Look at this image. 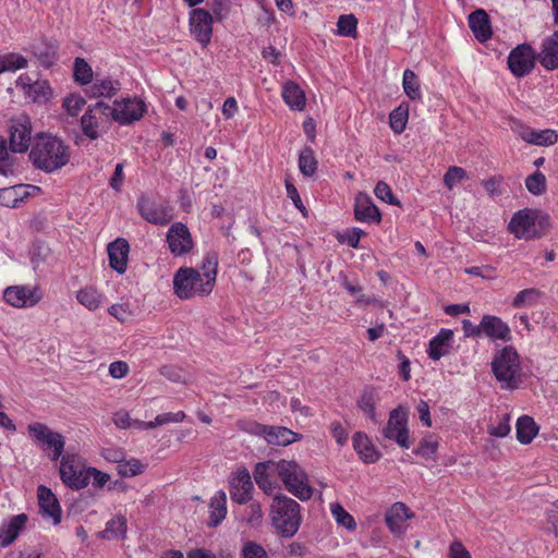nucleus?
<instances>
[{
    "instance_id": "1",
    "label": "nucleus",
    "mask_w": 558,
    "mask_h": 558,
    "mask_svg": "<svg viewBox=\"0 0 558 558\" xmlns=\"http://www.w3.org/2000/svg\"><path fill=\"white\" fill-rule=\"evenodd\" d=\"M71 156V147L62 138L48 133L37 134L29 151L33 166L46 173H53L66 166Z\"/></svg>"
},
{
    "instance_id": "2",
    "label": "nucleus",
    "mask_w": 558,
    "mask_h": 558,
    "mask_svg": "<svg viewBox=\"0 0 558 558\" xmlns=\"http://www.w3.org/2000/svg\"><path fill=\"white\" fill-rule=\"evenodd\" d=\"M271 521L276 531L283 537H292L300 527V505L290 497L279 495L272 500Z\"/></svg>"
},
{
    "instance_id": "3",
    "label": "nucleus",
    "mask_w": 558,
    "mask_h": 558,
    "mask_svg": "<svg viewBox=\"0 0 558 558\" xmlns=\"http://www.w3.org/2000/svg\"><path fill=\"white\" fill-rule=\"evenodd\" d=\"M277 476L283 482L286 488L301 500H308L313 489L308 484L307 474L293 460L277 461Z\"/></svg>"
},
{
    "instance_id": "4",
    "label": "nucleus",
    "mask_w": 558,
    "mask_h": 558,
    "mask_svg": "<svg viewBox=\"0 0 558 558\" xmlns=\"http://www.w3.org/2000/svg\"><path fill=\"white\" fill-rule=\"evenodd\" d=\"M492 369L502 388H514L520 376V359L511 345L498 351L492 362Z\"/></svg>"
},
{
    "instance_id": "5",
    "label": "nucleus",
    "mask_w": 558,
    "mask_h": 558,
    "mask_svg": "<svg viewBox=\"0 0 558 558\" xmlns=\"http://www.w3.org/2000/svg\"><path fill=\"white\" fill-rule=\"evenodd\" d=\"M113 121L110 105L97 101L88 106L81 118V129L84 135L94 141L105 134Z\"/></svg>"
},
{
    "instance_id": "6",
    "label": "nucleus",
    "mask_w": 558,
    "mask_h": 558,
    "mask_svg": "<svg viewBox=\"0 0 558 558\" xmlns=\"http://www.w3.org/2000/svg\"><path fill=\"white\" fill-rule=\"evenodd\" d=\"M213 288L205 289L201 272L192 267H181L173 275V293L181 300L210 294Z\"/></svg>"
},
{
    "instance_id": "7",
    "label": "nucleus",
    "mask_w": 558,
    "mask_h": 558,
    "mask_svg": "<svg viewBox=\"0 0 558 558\" xmlns=\"http://www.w3.org/2000/svg\"><path fill=\"white\" fill-rule=\"evenodd\" d=\"M383 435L386 439L396 441L401 448L409 449L411 447L407 409L398 407L390 412Z\"/></svg>"
},
{
    "instance_id": "8",
    "label": "nucleus",
    "mask_w": 558,
    "mask_h": 558,
    "mask_svg": "<svg viewBox=\"0 0 558 558\" xmlns=\"http://www.w3.org/2000/svg\"><path fill=\"white\" fill-rule=\"evenodd\" d=\"M28 433L39 447L52 451L51 460L57 461L62 456L65 441L61 434L41 423L29 424Z\"/></svg>"
},
{
    "instance_id": "9",
    "label": "nucleus",
    "mask_w": 558,
    "mask_h": 558,
    "mask_svg": "<svg viewBox=\"0 0 558 558\" xmlns=\"http://www.w3.org/2000/svg\"><path fill=\"white\" fill-rule=\"evenodd\" d=\"M32 123L26 114H20L10 120L9 148L12 153H26L32 141Z\"/></svg>"
},
{
    "instance_id": "10",
    "label": "nucleus",
    "mask_w": 558,
    "mask_h": 558,
    "mask_svg": "<svg viewBox=\"0 0 558 558\" xmlns=\"http://www.w3.org/2000/svg\"><path fill=\"white\" fill-rule=\"evenodd\" d=\"M110 109L113 121L121 125H128L143 117L146 111V105L136 97H123L116 99Z\"/></svg>"
},
{
    "instance_id": "11",
    "label": "nucleus",
    "mask_w": 558,
    "mask_h": 558,
    "mask_svg": "<svg viewBox=\"0 0 558 558\" xmlns=\"http://www.w3.org/2000/svg\"><path fill=\"white\" fill-rule=\"evenodd\" d=\"M43 299L38 287L11 286L3 291V300L16 308L33 307Z\"/></svg>"
},
{
    "instance_id": "12",
    "label": "nucleus",
    "mask_w": 558,
    "mask_h": 558,
    "mask_svg": "<svg viewBox=\"0 0 558 558\" xmlns=\"http://www.w3.org/2000/svg\"><path fill=\"white\" fill-rule=\"evenodd\" d=\"M167 243L171 254L175 257L189 254L194 247L192 234L182 222H175L168 229Z\"/></svg>"
},
{
    "instance_id": "13",
    "label": "nucleus",
    "mask_w": 558,
    "mask_h": 558,
    "mask_svg": "<svg viewBox=\"0 0 558 558\" xmlns=\"http://www.w3.org/2000/svg\"><path fill=\"white\" fill-rule=\"evenodd\" d=\"M85 470L81 468L75 454H64L60 462V477L62 482L73 488L81 489L87 486Z\"/></svg>"
},
{
    "instance_id": "14",
    "label": "nucleus",
    "mask_w": 558,
    "mask_h": 558,
    "mask_svg": "<svg viewBox=\"0 0 558 558\" xmlns=\"http://www.w3.org/2000/svg\"><path fill=\"white\" fill-rule=\"evenodd\" d=\"M190 32L193 38L207 47L213 35V16L204 9H193L190 13Z\"/></svg>"
},
{
    "instance_id": "15",
    "label": "nucleus",
    "mask_w": 558,
    "mask_h": 558,
    "mask_svg": "<svg viewBox=\"0 0 558 558\" xmlns=\"http://www.w3.org/2000/svg\"><path fill=\"white\" fill-rule=\"evenodd\" d=\"M535 65V52L531 46L522 44L517 46L508 56V66L517 77L531 73Z\"/></svg>"
},
{
    "instance_id": "16",
    "label": "nucleus",
    "mask_w": 558,
    "mask_h": 558,
    "mask_svg": "<svg viewBox=\"0 0 558 558\" xmlns=\"http://www.w3.org/2000/svg\"><path fill=\"white\" fill-rule=\"evenodd\" d=\"M534 211L523 209L517 211L509 222V230L518 239L533 240L541 236L536 228Z\"/></svg>"
},
{
    "instance_id": "17",
    "label": "nucleus",
    "mask_w": 558,
    "mask_h": 558,
    "mask_svg": "<svg viewBox=\"0 0 558 558\" xmlns=\"http://www.w3.org/2000/svg\"><path fill=\"white\" fill-rule=\"evenodd\" d=\"M230 498L239 505L247 504L252 498L254 488L252 477L247 469H238L230 478Z\"/></svg>"
},
{
    "instance_id": "18",
    "label": "nucleus",
    "mask_w": 558,
    "mask_h": 558,
    "mask_svg": "<svg viewBox=\"0 0 558 558\" xmlns=\"http://www.w3.org/2000/svg\"><path fill=\"white\" fill-rule=\"evenodd\" d=\"M137 208L141 216L146 221L154 225L165 226L169 223L173 218L171 207L157 204L145 197H142L137 202Z\"/></svg>"
},
{
    "instance_id": "19",
    "label": "nucleus",
    "mask_w": 558,
    "mask_h": 558,
    "mask_svg": "<svg viewBox=\"0 0 558 558\" xmlns=\"http://www.w3.org/2000/svg\"><path fill=\"white\" fill-rule=\"evenodd\" d=\"M254 433L264 437L271 446H288L299 439V435L283 426H268L258 424Z\"/></svg>"
},
{
    "instance_id": "20",
    "label": "nucleus",
    "mask_w": 558,
    "mask_h": 558,
    "mask_svg": "<svg viewBox=\"0 0 558 558\" xmlns=\"http://www.w3.org/2000/svg\"><path fill=\"white\" fill-rule=\"evenodd\" d=\"M39 512L46 520L57 525L61 522V507L50 488L40 485L37 488Z\"/></svg>"
},
{
    "instance_id": "21",
    "label": "nucleus",
    "mask_w": 558,
    "mask_h": 558,
    "mask_svg": "<svg viewBox=\"0 0 558 558\" xmlns=\"http://www.w3.org/2000/svg\"><path fill=\"white\" fill-rule=\"evenodd\" d=\"M414 518V513L403 502H395L385 515L387 527L395 536H401L407 531V521Z\"/></svg>"
},
{
    "instance_id": "22",
    "label": "nucleus",
    "mask_w": 558,
    "mask_h": 558,
    "mask_svg": "<svg viewBox=\"0 0 558 558\" xmlns=\"http://www.w3.org/2000/svg\"><path fill=\"white\" fill-rule=\"evenodd\" d=\"M121 89V83L109 76L96 74L90 84L85 88L89 98H111Z\"/></svg>"
},
{
    "instance_id": "23",
    "label": "nucleus",
    "mask_w": 558,
    "mask_h": 558,
    "mask_svg": "<svg viewBox=\"0 0 558 558\" xmlns=\"http://www.w3.org/2000/svg\"><path fill=\"white\" fill-rule=\"evenodd\" d=\"M354 217L356 220L367 223H378L381 220L380 211L374 204L372 197L362 192L355 196Z\"/></svg>"
},
{
    "instance_id": "24",
    "label": "nucleus",
    "mask_w": 558,
    "mask_h": 558,
    "mask_svg": "<svg viewBox=\"0 0 558 558\" xmlns=\"http://www.w3.org/2000/svg\"><path fill=\"white\" fill-rule=\"evenodd\" d=\"M482 337H486L493 341H509L511 331L509 326L501 318L494 315H484L481 320Z\"/></svg>"
},
{
    "instance_id": "25",
    "label": "nucleus",
    "mask_w": 558,
    "mask_h": 558,
    "mask_svg": "<svg viewBox=\"0 0 558 558\" xmlns=\"http://www.w3.org/2000/svg\"><path fill=\"white\" fill-rule=\"evenodd\" d=\"M515 132L522 141L537 146H550L558 141L557 133L550 129L535 130L521 124Z\"/></svg>"
},
{
    "instance_id": "26",
    "label": "nucleus",
    "mask_w": 558,
    "mask_h": 558,
    "mask_svg": "<svg viewBox=\"0 0 558 558\" xmlns=\"http://www.w3.org/2000/svg\"><path fill=\"white\" fill-rule=\"evenodd\" d=\"M109 266L118 274H124L128 267L130 245L125 239L118 238L108 245Z\"/></svg>"
},
{
    "instance_id": "27",
    "label": "nucleus",
    "mask_w": 558,
    "mask_h": 558,
    "mask_svg": "<svg viewBox=\"0 0 558 558\" xmlns=\"http://www.w3.org/2000/svg\"><path fill=\"white\" fill-rule=\"evenodd\" d=\"M453 341V331L450 329H440V331L430 339L428 344V356L433 361H438L442 356L447 355L451 348Z\"/></svg>"
},
{
    "instance_id": "28",
    "label": "nucleus",
    "mask_w": 558,
    "mask_h": 558,
    "mask_svg": "<svg viewBox=\"0 0 558 558\" xmlns=\"http://www.w3.org/2000/svg\"><path fill=\"white\" fill-rule=\"evenodd\" d=\"M253 475L257 486L266 494H270L274 490L271 476L277 475V461L257 463Z\"/></svg>"
},
{
    "instance_id": "29",
    "label": "nucleus",
    "mask_w": 558,
    "mask_h": 558,
    "mask_svg": "<svg viewBox=\"0 0 558 558\" xmlns=\"http://www.w3.org/2000/svg\"><path fill=\"white\" fill-rule=\"evenodd\" d=\"M352 441L354 450L365 463H375L381 457L366 434L355 433Z\"/></svg>"
},
{
    "instance_id": "30",
    "label": "nucleus",
    "mask_w": 558,
    "mask_h": 558,
    "mask_svg": "<svg viewBox=\"0 0 558 558\" xmlns=\"http://www.w3.org/2000/svg\"><path fill=\"white\" fill-rule=\"evenodd\" d=\"M469 26L475 38L482 43L492 36L489 17L483 9H477L469 15Z\"/></svg>"
},
{
    "instance_id": "31",
    "label": "nucleus",
    "mask_w": 558,
    "mask_h": 558,
    "mask_svg": "<svg viewBox=\"0 0 558 558\" xmlns=\"http://www.w3.org/2000/svg\"><path fill=\"white\" fill-rule=\"evenodd\" d=\"M539 62L546 70L558 69V32L544 40Z\"/></svg>"
},
{
    "instance_id": "32",
    "label": "nucleus",
    "mask_w": 558,
    "mask_h": 558,
    "mask_svg": "<svg viewBox=\"0 0 558 558\" xmlns=\"http://www.w3.org/2000/svg\"><path fill=\"white\" fill-rule=\"evenodd\" d=\"M282 98L292 110L301 111L305 107V95L294 82L290 81L283 85Z\"/></svg>"
},
{
    "instance_id": "33",
    "label": "nucleus",
    "mask_w": 558,
    "mask_h": 558,
    "mask_svg": "<svg viewBox=\"0 0 558 558\" xmlns=\"http://www.w3.org/2000/svg\"><path fill=\"white\" fill-rule=\"evenodd\" d=\"M209 525L217 526L226 518L227 514V495L222 490H218L209 502Z\"/></svg>"
},
{
    "instance_id": "34",
    "label": "nucleus",
    "mask_w": 558,
    "mask_h": 558,
    "mask_svg": "<svg viewBox=\"0 0 558 558\" xmlns=\"http://www.w3.org/2000/svg\"><path fill=\"white\" fill-rule=\"evenodd\" d=\"M26 521L27 517L24 513L12 517L8 525L1 530L0 545L5 547L13 543L20 531L24 527Z\"/></svg>"
},
{
    "instance_id": "35",
    "label": "nucleus",
    "mask_w": 558,
    "mask_h": 558,
    "mask_svg": "<svg viewBox=\"0 0 558 558\" xmlns=\"http://www.w3.org/2000/svg\"><path fill=\"white\" fill-rule=\"evenodd\" d=\"M201 269L199 272L205 281V289H214L218 272V254L216 252L206 253Z\"/></svg>"
},
{
    "instance_id": "36",
    "label": "nucleus",
    "mask_w": 558,
    "mask_h": 558,
    "mask_svg": "<svg viewBox=\"0 0 558 558\" xmlns=\"http://www.w3.org/2000/svg\"><path fill=\"white\" fill-rule=\"evenodd\" d=\"M31 52L45 66L53 63L57 54L54 45L46 40H36L29 46Z\"/></svg>"
},
{
    "instance_id": "37",
    "label": "nucleus",
    "mask_w": 558,
    "mask_h": 558,
    "mask_svg": "<svg viewBox=\"0 0 558 558\" xmlns=\"http://www.w3.org/2000/svg\"><path fill=\"white\" fill-rule=\"evenodd\" d=\"M76 300L87 310L96 311L104 303L105 296L97 289L93 287H85L77 292Z\"/></svg>"
},
{
    "instance_id": "38",
    "label": "nucleus",
    "mask_w": 558,
    "mask_h": 558,
    "mask_svg": "<svg viewBox=\"0 0 558 558\" xmlns=\"http://www.w3.org/2000/svg\"><path fill=\"white\" fill-rule=\"evenodd\" d=\"M538 433V426L530 416H521L517 421V439L524 445L530 444Z\"/></svg>"
},
{
    "instance_id": "39",
    "label": "nucleus",
    "mask_w": 558,
    "mask_h": 558,
    "mask_svg": "<svg viewBox=\"0 0 558 558\" xmlns=\"http://www.w3.org/2000/svg\"><path fill=\"white\" fill-rule=\"evenodd\" d=\"M126 529V519L122 515H118L107 522L105 530L101 531L99 535L105 539H119L125 536Z\"/></svg>"
},
{
    "instance_id": "40",
    "label": "nucleus",
    "mask_w": 558,
    "mask_h": 558,
    "mask_svg": "<svg viewBox=\"0 0 558 558\" xmlns=\"http://www.w3.org/2000/svg\"><path fill=\"white\" fill-rule=\"evenodd\" d=\"M378 400V391L375 388H365L357 400V407L366 416L375 420V405Z\"/></svg>"
},
{
    "instance_id": "41",
    "label": "nucleus",
    "mask_w": 558,
    "mask_h": 558,
    "mask_svg": "<svg viewBox=\"0 0 558 558\" xmlns=\"http://www.w3.org/2000/svg\"><path fill=\"white\" fill-rule=\"evenodd\" d=\"M26 196V186L24 185L0 189V205L16 207L19 201H22Z\"/></svg>"
},
{
    "instance_id": "42",
    "label": "nucleus",
    "mask_w": 558,
    "mask_h": 558,
    "mask_svg": "<svg viewBox=\"0 0 558 558\" xmlns=\"http://www.w3.org/2000/svg\"><path fill=\"white\" fill-rule=\"evenodd\" d=\"M409 119V105L401 104L397 108H395L390 116H389V122L391 130L397 133L401 134L408 123Z\"/></svg>"
},
{
    "instance_id": "43",
    "label": "nucleus",
    "mask_w": 558,
    "mask_h": 558,
    "mask_svg": "<svg viewBox=\"0 0 558 558\" xmlns=\"http://www.w3.org/2000/svg\"><path fill=\"white\" fill-rule=\"evenodd\" d=\"M50 96L51 88L47 81H35L25 94V97L33 102H45Z\"/></svg>"
},
{
    "instance_id": "44",
    "label": "nucleus",
    "mask_w": 558,
    "mask_h": 558,
    "mask_svg": "<svg viewBox=\"0 0 558 558\" xmlns=\"http://www.w3.org/2000/svg\"><path fill=\"white\" fill-rule=\"evenodd\" d=\"M27 66V60L19 53H7L0 56V74L14 72Z\"/></svg>"
},
{
    "instance_id": "45",
    "label": "nucleus",
    "mask_w": 558,
    "mask_h": 558,
    "mask_svg": "<svg viewBox=\"0 0 558 558\" xmlns=\"http://www.w3.org/2000/svg\"><path fill=\"white\" fill-rule=\"evenodd\" d=\"M402 85H403L404 93L407 94V96L410 99H412V100L421 99L422 94H421L420 83H418L416 74L412 70L407 69L403 72Z\"/></svg>"
},
{
    "instance_id": "46",
    "label": "nucleus",
    "mask_w": 558,
    "mask_h": 558,
    "mask_svg": "<svg viewBox=\"0 0 558 558\" xmlns=\"http://www.w3.org/2000/svg\"><path fill=\"white\" fill-rule=\"evenodd\" d=\"M299 169L305 177H312L317 170V160L312 148L306 147L299 156Z\"/></svg>"
},
{
    "instance_id": "47",
    "label": "nucleus",
    "mask_w": 558,
    "mask_h": 558,
    "mask_svg": "<svg viewBox=\"0 0 558 558\" xmlns=\"http://www.w3.org/2000/svg\"><path fill=\"white\" fill-rule=\"evenodd\" d=\"M94 77L92 66L83 58L77 57L74 61L75 82L88 86Z\"/></svg>"
},
{
    "instance_id": "48",
    "label": "nucleus",
    "mask_w": 558,
    "mask_h": 558,
    "mask_svg": "<svg viewBox=\"0 0 558 558\" xmlns=\"http://www.w3.org/2000/svg\"><path fill=\"white\" fill-rule=\"evenodd\" d=\"M15 158L10 154L7 141L0 136V174L9 177L14 172Z\"/></svg>"
},
{
    "instance_id": "49",
    "label": "nucleus",
    "mask_w": 558,
    "mask_h": 558,
    "mask_svg": "<svg viewBox=\"0 0 558 558\" xmlns=\"http://www.w3.org/2000/svg\"><path fill=\"white\" fill-rule=\"evenodd\" d=\"M330 511L339 525L344 526L349 531L355 530L356 523L354 518L340 504H331Z\"/></svg>"
},
{
    "instance_id": "50",
    "label": "nucleus",
    "mask_w": 558,
    "mask_h": 558,
    "mask_svg": "<svg viewBox=\"0 0 558 558\" xmlns=\"http://www.w3.org/2000/svg\"><path fill=\"white\" fill-rule=\"evenodd\" d=\"M357 20L353 14L340 15L337 22V32L340 36L355 37Z\"/></svg>"
},
{
    "instance_id": "51",
    "label": "nucleus",
    "mask_w": 558,
    "mask_h": 558,
    "mask_svg": "<svg viewBox=\"0 0 558 558\" xmlns=\"http://www.w3.org/2000/svg\"><path fill=\"white\" fill-rule=\"evenodd\" d=\"M525 186L530 193L542 195L546 191V178L541 171H536L526 178Z\"/></svg>"
},
{
    "instance_id": "52",
    "label": "nucleus",
    "mask_w": 558,
    "mask_h": 558,
    "mask_svg": "<svg viewBox=\"0 0 558 558\" xmlns=\"http://www.w3.org/2000/svg\"><path fill=\"white\" fill-rule=\"evenodd\" d=\"M539 296V291L536 289H525L520 291L513 299L512 305L517 308L532 306L537 298Z\"/></svg>"
},
{
    "instance_id": "53",
    "label": "nucleus",
    "mask_w": 558,
    "mask_h": 558,
    "mask_svg": "<svg viewBox=\"0 0 558 558\" xmlns=\"http://www.w3.org/2000/svg\"><path fill=\"white\" fill-rule=\"evenodd\" d=\"M144 470V464L137 459H131L118 465V472L123 477H132L142 474Z\"/></svg>"
},
{
    "instance_id": "54",
    "label": "nucleus",
    "mask_w": 558,
    "mask_h": 558,
    "mask_svg": "<svg viewBox=\"0 0 558 558\" xmlns=\"http://www.w3.org/2000/svg\"><path fill=\"white\" fill-rule=\"evenodd\" d=\"M263 519V511L259 502H251L243 514V520L251 526L256 527L260 524Z\"/></svg>"
},
{
    "instance_id": "55",
    "label": "nucleus",
    "mask_w": 558,
    "mask_h": 558,
    "mask_svg": "<svg viewBox=\"0 0 558 558\" xmlns=\"http://www.w3.org/2000/svg\"><path fill=\"white\" fill-rule=\"evenodd\" d=\"M240 556L241 558H268L266 549L253 541L243 544Z\"/></svg>"
},
{
    "instance_id": "56",
    "label": "nucleus",
    "mask_w": 558,
    "mask_h": 558,
    "mask_svg": "<svg viewBox=\"0 0 558 558\" xmlns=\"http://www.w3.org/2000/svg\"><path fill=\"white\" fill-rule=\"evenodd\" d=\"M85 99L77 94H71L63 100V108L71 117H76L85 106Z\"/></svg>"
},
{
    "instance_id": "57",
    "label": "nucleus",
    "mask_w": 558,
    "mask_h": 558,
    "mask_svg": "<svg viewBox=\"0 0 558 558\" xmlns=\"http://www.w3.org/2000/svg\"><path fill=\"white\" fill-rule=\"evenodd\" d=\"M466 177V171L461 167H450L444 175V183L449 189L452 190L459 182H461Z\"/></svg>"
},
{
    "instance_id": "58",
    "label": "nucleus",
    "mask_w": 558,
    "mask_h": 558,
    "mask_svg": "<svg viewBox=\"0 0 558 558\" xmlns=\"http://www.w3.org/2000/svg\"><path fill=\"white\" fill-rule=\"evenodd\" d=\"M374 193L377 198L391 204V205H400V202L393 196L391 187L384 181H379L375 189Z\"/></svg>"
},
{
    "instance_id": "59",
    "label": "nucleus",
    "mask_w": 558,
    "mask_h": 558,
    "mask_svg": "<svg viewBox=\"0 0 558 558\" xmlns=\"http://www.w3.org/2000/svg\"><path fill=\"white\" fill-rule=\"evenodd\" d=\"M437 449L438 442L432 438H428L421 441L420 446L415 450V453L424 459H433L437 452Z\"/></svg>"
},
{
    "instance_id": "60",
    "label": "nucleus",
    "mask_w": 558,
    "mask_h": 558,
    "mask_svg": "<svg viewBox=\"0 0 558 558\" xmlns=\"http://www.w3.org/2000/svg\"><path fill=\"white\" fill-rule=\"evenodd\" d=\"M86 482L93 481V485L96 487H104L106 483L109 481L110 476L107 473L98 471L95 468H87L85 470Z\"/></svg>"
},
{
    "instance_id": "61",
    "label": "nucleus",
    "mask_w": 558,
    "mask_h": 558,
    "mask_svg": "<svg viewBox=\"0 0 558 558\" xmlns=\"http://www.w3.org/2000/svg\"><path fill=\"white\" fill-rule=\"evenodd\" d=\"M489 434L495 437H505L510 432V418L504 415L496 426H489Z\"/></svg>"
},
{
    "instance_id": "62",
    "label": "nucleus",
    "mask_w": 558,
    "mask_h": 558,
    "mask_svg": "<svg viewBox=\"0 0 558 558\" xmlns=\"http://www.w3.org/2000/svg\"><path fill=\"white\" fill-rule=\"evenodd\" d=\"M286 190H287L288 197L291 198L294 206L303 214V216H305L306 208L303 205L300 194H299L296 187L294 186V184L287 180L286 181Z\"/></svg>"
},
{
    "instance_id": "63",
    "label": "nucleus",
    "mask_w": 558,
    "mask_h": 558,
    "mask_svg": "<svg viewBox=\"0 0 558 558\" xmlns=\"http://www.w3.org/2000/svg\"><path fill=\"white\" fill-rule=\"evenodd\" d=\"M365 234V232L360 228H352L348 230L340 241L347 242V244L353 248L359 247V243L361 238Z\"/></svg>"
},
{
    "instance_id": "64",
    "label": "nucleus",
    "mask_w": 558,
    "mask_h": 558,
    "mask_svg": "<svg viewBox=\"0 0 558 558\" xmlns=\"http://www.w3.org/2000/svg\"><path fill=\"white\" fill-rule=\"evenodd\" d=\"M108 313L121 323L131 316L130 306L126 304H113L108 308Z\"/></svg>"
}]
</instances>
